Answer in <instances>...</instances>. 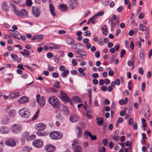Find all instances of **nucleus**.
Returning <instances> with one entry per match:
<instances>
[{"instance_id": "obj_1", "label": "nucleus", "mask_w": 152, "mask_h": 152, "mask_svg": "<svg viewBox=\"0 0 152 152\" xmlns=\"http://www.w3.org/2000/svg\"><path fill=\"white\" fill-rule=\"evenodd\" d=\"M48 101L50 104L55 108H58L60 105L58 99L55 96H53L49 98Z\"/></svg>"}, {"instance_id": "obj_2", "label": "nucleus", "mask_w": 152, "mask_h": 152, "mask_svg": "<svg viewBox=\"0 0 152 152\" xmlns=\"http://www.w3.org/2000/svg\"><path fill=\"white\" fill-rule=\"evenodd\" d=\"M51 138L53 140H58L61 139L63 136L62 133L58 131H53L50 134Z\"/></svg>"}, {"instance_id": "obj_3", "label": "nucleus", "mask_w": 152, "mask_h": 152, "mask_svg": "<svg viewBox=\"0 0 152 152\" xmlns=\"http://www.w3.org/2000/svg\"><path fill=\"white\" fill-rule=\"evenodd\" d=\"M36 100L40 107H42L45 105V102L44 97L42 96L40 97V95L37 94L36 96Z\"/></svg>"}, {"instance_id": "obj_4", "label": "nucleus", "mask_w": 152, "mask_h": 152, "mask_svg": "<svg viewBox=\"0 0 152 152\" xmlns=\"http://www.w3.org/2000/svg\"><path fill=\"white\" fill-rule=\"evenodd\" d=\"M19 113L21 116L25 118L28 117L29 115L28 109L26 108L21 109L19 110Z\"/></svg>"}, {"instance_id": "obj_5", "label": "nucleus", "mask_w": 152, "mask_h": 152, "mask_svg": "<svg viewBox=\"0 0 152 152\" xmlns=\"http://www.w3.org/2000/svg\"><path fill=\"white\" fill-rule=\"evenodd\" d=\"M32 145L36 148H40L43 146V141L41 140H36L33 142Z\"/></svg>"}, {"instance_id": "obj_6", "label": "nucleus", "mask_w": 152, "mask_h": 152, "mask_svg": "<svg viewBox=\"0 0 152 152\" xmlns=\"http://www.w3.org/2000/svg\"><path fill=\"white\" fill-rule=\"evenodd\" d=\"M77 0H69L68 4L70 8L74 9L77 7Z\"/></svg>"}, {"instance_id": "obj_7", "label": "nucleus", "mask_w": 152, "mask_h": 152, "mask_svg": "<svg viewBox=\"0 0 152 152\" xmlns=\"http://www.w3.org/2000/svg\"><path fill=\"white\" fill-rule=\"evenodd\" d=\"M21 130V126L18 124H14L12 127V131L15 133H19Z\"/></svg>"}, {"instance_id": "obj_8", "label": "nucleus", "mask_w": 152, "mask_h": 152, "mask_svg": "<svg viewBox=\"0 0 152 152\" xmlns=\"http://www.w3.org/2000/svg\"><path fill=\"white\" fill-rule=\"evenodd\" d=\"M32 12L33 15L36 17L39 16L40 15L39 9L37 7H32Z\"/></svg>"}, {"instance_id": "obj_9", "label": "nucleus", "mask_w": 152, "mask_h": 152, "mask_svg": "<svg viewBox=\"0 0 152 152\" xmlns=\"http://www.w3.org/2000/svg\"><path fill=\"white\" fill-rule=\"evenodd\" d=\"M61 96L60 98L64 102H66L68 101L69 100V98L67 96L66 94L64 92L62 91H60Z\"/></svg>"}, {"instance_id": "obj_10", "label": "nucleus", "mask_w": 152, "mask_h": 152, "mask_svg": "<svg viewBox=\"0 0 152 152\" xmlns=\"http://www.w3.org/2000/svg\"><path fill=\"white\" fill-rule=\"evenodd\" d=\"M45 148V150L47 152H53L56 149V147L52 145H47Z\"/></svg>"}, {"instance_id": "obj_11", "label": "nucleus", "mask_w": 152, "mask_h": 152, "mask_svg": "<svg viewBox=\"0 0 152 152\" xmlns=\"http://www.w3.org/2000/svg\"><path fill=\"white\" fill-rule=\"evenodd\" d=\"M79 117L75 114H71L69 116L70 121L72 123H75L78 120Z\"/></svg>"}, {"instance_id": "obj_12", "label": "nucleus", "mask_w": 152, "mask_h": 152, "mask_svg": "<svg viewBox=\"0 0 152 152\" xmlns=\"http://www.w3.org/2000/svg\"><path fill=\"white\" fill-rule=\"evenodd\" d=\"M6 145L12 147H14L15 146L16 143L15 141L12 139H10L5 142Z\"/></svg>"}, {"instance_id": "obj_13", "label": "nucleus", "mask_w": 152, "mask_h": 152, "mask_svg": "<svg viewBox=\"0 0 152 152\" xmlns=\"http://www.w3.org/2000/svg\"><path fill=\"white\" fill-rule=\"evenodd\" d=\"M46 127V126L42 123L39 124L35 126L36 129L40 131L44 130Z\"/></svg>"}, {"instance_id": "obj_14", "label": "nucleus", "mask_w": 152, "mask_h": 152, "mask_svg": "<svg viewBox=\"0 0 152 152\" xmlns=\"http://www.w3.org/2000/svg\"><path fill=\"white\" fill-rule=\"evenodd\" d=\"M75 131L77 137L80 138L82 136L83 133L82 131L81 128L78 126H76V127Z\"/></svg>"}, {"instance_id": "obj_15", "label": "nucleus", "mask_w": 152, "mask_h": 152, "mask_svg": "<svg viewBox=\"0 0 152 152\" xmlns=\"http://www.w3.org/2000/svg\"><path fill=\"white\" fill-rule=\"evenodd\" d=\"M28 101V99L27 97L23 96L18 100V102L19 104H22L27 102Z\"/></svg>"}, {"instance_id": "obj_16", "label": "nucleus", "mask_w": 152, "mask_h": 152, "mask_svg": "<svg viewBox=\"0 0 152 152\" xmlns=\"http://www.w3.org/2000/svg\"><path fill=\"white\" fill-rule=\"evenodd\" d=\"M9 131V129L7 127L4 126L0 127V133L6 134L8 133Z\"/></svg>"}, {"instance_id": "obj_17", "label": "nucleus", "mask_w": 152, "mask_h": 152, "mask_svg": "<svg viewBox=\"0 0 152 152\" xmlns=\"http://www.w3.org/2000/svg\"><path fill=\"white\" fill-rule=\"evenodd\" d=\"M49 8L51 15L53 16H55L56 15V13L54 11L55 9L53 5L51 4H50L49 5Z\"/></svg>"}, {"instance_id": "obj_18", "label": "nucleus", "mask_w": 152, "mask_h": 152, "mask_svg": "<svg viewBox=\"0 0 152 152\" xmlns=\"http://www.w3.org/2000/svg\"><path fill=\"white\" fill-rule=\"evenodd\" d=\"M82 45L80 43H79L73 45L72 47V49L75 50H81V46Z\"/></svg>"}, {"instance_id": "obj_19", "label": "nucleus", "mask_w": 152, "mask_h": 152, "mask_svg": "<svg viewBox=\"0 0 152 152\" xmlns=\"http://www.w3.org/2000/svg\"><path fill=\"white\" fill-rule=\"evenodd\" d=\"M97 124L100 126L103 123V120L102 118L98 117L96 119Z\"/></svg>"}, {"instance_id": "obj_20", "label": "nucleus", "mask_w": 152, "mask_h": 152, "mask_svg": "<svg viewBox=\"0 0 152 152\" xmlns=\"http://www.w3.org/2000/svg\"><path fill=\"white\" fill-rule=\"evenodd\" d=\"M37 134L39 136H45L48 135V133L46 132H44L43 131H41L40 130H38L37 132Z\"/></svg>"}, {"instance_id": "obj_21", "label": "nucleus", "mask_w": 152, "mask_h": 152, "mask_svg": "<svg viewBox=\"0 0 152 152\" xmlns=\"http://www.w3.org/2000/svg\"><path fill=\"white\" fill-rule=\"evenodd\" d=\"M9 115L11 117H14L15 114V110L14 109H11L10 110L8 113Z\"/></svg>"}, {"instance_id": "obj_22", "label": "nucleus", "mask_w": 152, "mask_h": 152, "mask_svg": "<svg viewBox=\"0 0 152 152\" xmlns=\"http://www.w3.org/2000/svg\"><path fill=\"white\" fill-rule=\"evenodd\" d=\"M1 8L3 10L6 11L8 9V7L7 4L4 1H3L1 4Z\"/></svg>"}, {"instance_id": "obj_23", "label": "nucleus", "mask_w": 152, "mask_h": 152, "mask_svg": "<svg viewBox=\"0 0 152 152\" xmlns=\"http://www.w3.org/2000/svg\"><path fill=\"white\" fill-rule=\"evenodd\" d=\"M19 16H26L27 15V12L26 10L24 9H22L20 12Z\"/></svg>"}, {"instance_id": "obj_24", "label": "nucleus", "mask_w": 152, "mask_h": 152, "mask_svg": "<svg viewBox=\"0 0 152 152\" xmlns=\"http://www.w3.org/2000/svg\"><path fill=\"white\" fill-rule=\"evenodd\" d=\"M66 43L69 45H71L74 42V40L71 38H67L66 39Z\"/></svg>"}, {"instance_id": "obj_25", "label": "nucleus", "mask_w": 152, "mask_h": 152, "mask_svg": "<svg viewBox=\"0 0 152 152\" xmlns=\"http://www.w3.org/2000/svg\"><path fill=\"white\" fill-rule=\"evenodd\" d=\"M20 94L18 92H12L10 94V96L13 98H15L17 97Z\"/></svg>"}, {"instance_id": "obj_26", "label": "nucleus", "mask_w": 152, "mask_h": 152, "mask_svg": "<svg viewBox=\"0 0 152 152\" xmlns=\"http://www.w3.org/2000/svg\"><path fill=\"white\" fill-rule=\"evenodd\" d=\"M59 8L62 11H65L67 10L66 5L64 4L60 5Z\"/></svg>"}, {"instance_id": "obj_27", "label": "nucleus", "mask_w": 152, "mask_h": 152, "mask_svg": "<svg viewBox=\"0 0 152 152\" xmlns=\"http://www.w3.org/2000/svg\"><path fill=\"white\" fill-rule=\"evenodd\" d=\"M97 18L96 15H94L87 22V24H89L90 23H94L95 20L94 18Z\"/></svg>"}, {"instance_id": "obj_28", "label": "nucleus", "mask_w": 152, "mask_h": 152, "mask_svg": "<svg viewBox=\"0 0 152 152\" xmlns=\"http://www.w3.org/2000/svg\"><path fill=\"white\" fill-rule=\"evenodd\" d=\"M73 98L76 102L81 103L82 102L81 99L78 96H75L73 97Z\"/></svg>"}, {"instance_id": "obj_29", "label": "nucleus", "mask_w": 152, "mask_h": 152, "mask_svg": "<svg viewBox=\"0 0 152 152\" xmlns=\"http://www.w3.org/2000/svg\"><path fill=\"white\" fill-rule=\"evenodd\" d=\"M69 73V71L68 70L66 69L63 71V72L61 73V75L63 77H65Z\"/></svg>"}, {"instance_id": "obj_30", "label": "nucleus", "mask_w": 152, "mask_h": 152, "mask_svg": "<svg viewBox=\"0 0 152 152\" xmlns=\"http://www.w3.org/2000/svg\"><path fill=\"white\" fill-rule=\"evenodd\" d=\"M76 53L79 55L83 56H85L86 54V52L82 50L76 51Z\"/></svg>"}, {"instance_id": "obj_31", "label": "nucleus", "mask_w": 152, "mask_h": 152, "mask_svg": "<svg viewBox=\"0 0 152 152\" xmlns=\"http://www.w3.org/2000/svg\"><path fill=\"white\" fill-rule=\"evenodd\" d=\"M81 147L78 145L76 146L74 149V152H81Z\"/></svg>"}, {"instance_id": "obj_32", "label": "nucleus", "mask_w": 152, "mask_h": 152, "mask_svg": "<svg viewBox=\"0 0 152 152\" xmlns=\"http://www.w3.org/2000/svg\"><path fill=\"white\" fill-rule=\"evenodd\" d=\"M9 121V118L8 117H4L2 120V123L3 124L7 123Z\"/></svg>"}, {"instance_id": "obj_33", "label": "nucleus", "mask_w": 152, "mask_h": 152, "mask_svg": "<svg viewBox=\"0 0 152 152\" xmlns=\"http://www.w3.org/2000/svg\"><path fill=\"white\" fill-rule=\"evenodd\" d=\"M39 111H37L36 113L33 117L31 119L32 121H34L38 117L39 114Z\"/></svg>"}, {"instance_id": "obj_34", "label": "nucleus", "mask_w": 152, "mask_h": 152, "mask_svg": "<svg viewBox=\"0 0 152 152\" xmlns=\"http://www.w3.org/2000/svg\"><path fill=\"white\" fill-rule=\"evenodd\" d=\"M11 57L12 58L13 61H15L18 58V56L17 55H15L13 54H12L11 55Z\"/></svg>"}, {"instance_id": "obj_35", "label": "nucleus", "mask_w": 152, "mask_h": 152, "mask_svg": "<svg viewBox=\"0 0 152 152\" xmlns=\"http://www.w3.org/2000/svg\"><path fill=\"white\" fill-rule=\"evenodd\" d=\"M37 39L39 41L42 40L43 39V36L42 34H39L36 36Z\"/></svg>"}, {"instance_id": "obj_36", "label": "nucleus", "mask_w": 152, "mask_h": 152, "mask_svg": "<svg viewBox=\"0 0 152 152\" xmlns=\"http://www.w3.org/2000/svg\"><path fill=\"white\" fill-rule=\"evenodd\" d=\"M140 29L142 31H144L145 29V27L144 25L140 24L139 26Z\"/></svg>"}, {"instance_id": "obj_37", "label": "nucleus", "mask_w": 152, "mask_h": 152, "mask_svg": "<svg viewBox=\"0 0 152 152\" xmlns=\"http://www.w3.org/2000/svg\"><path fill=\"white\" fill-rule=\"evenodd\" d=\"M13 11L15 12L16 15H19L20 11H19L17 8L14 7V8H13Z\"/></svg>"}, {"instance_id": "obj_38", "label": "nucleus", "mask_w": 152, "mask_h": 152, "mask_svg": "<svg viewBox=\"0 0 152 152\" xmlns=\"http://www.w3.org/2000/svg\"><path fill=\"white\" fill-rule=\"evenodd\" d=\"M140 57L142 59H143L144 58V53L143 51H140Z\"/></svg>"}, {"instance_id": "obj_39", "label": "nucleus", "mask_w": 152, "mask_h": 152, "mask_svg": "<svg viewBox=\"0 0 152 152\" xmlns=\"http://www.w3.org/2000/svg\"><path fill=\"white\" fill-rule=\"evenodd\" d=\"M126 53V52L125 50L122 49L121 50V56L120 57L121 58H123L124 55H125Z\"/></svg>"}, {"instance_id": "obj_40", "label": "nucleus", "mask_w": 152, "mask_h": 152, "mask_svg": "<svg viewBox=\"0 0 152 152\" xmlns=\"http://www.w3.org/2000/svg\"><path fill=\"white\" fill-rule=\"evenodd\" d=\"M90 32L88 30H87L84 33V35L86 36L90 37L91 36Z\"/></svg>"}, {"instance_id": "obj_41", "label": "nucleus", "mask_w": 152, "mask_h": 152, "mask_svg": "<svg viewBox=\"0 0 152 152\" xmlns=\"http://www.w3.org/2000/svg\"><path fill=\"white\" fill-rule=\"evenodd\" d=\"M142 127L143 128L144 127H145L147 125V124L145 122H146V120H145L144 118H142Z\"/></svg>"}, {"instance_id": "obj_42", "label": "nucleus", "mask_w": 152, "mask_h": 152, "mask_svg": "<svg viewBox=\"0 0 152 152\" xmlns=\"http://www.w3.org/2000/svg\"><path fill=\"white\" fill-rule=\"evenodd\" d=\"M102 3L104 5H107L108 4L109 1L108 0H102Z\"/></svg>"}, {"instance_id": "obj_43", "label": "nucleus", "mask_w": 152, "mask_h": 152, "mask_svg": "<svg viewBox=\"0 0 152 152\" xmlns=\"http://www.w3.org/2000/svg\"><path fill=\"white\" fill-rule=\"evenodd\" d=\"M48 66V70H49L50 72L53 71L54 68V67L53 66L50 64H49Z\"/></svg>"}, {"instance_id": "obj_44", "label": "nucleus", "mask_w": 152, "mask_h": 152, "mask_svg": "<svg viewBox=\"0 0 152 152\" xmlns=\"http://www.w3.org/2000/svg\"><path fill=\"white\" fill-rule=\"evenodd\" d=\"M110 26L111 27V29L112 30H113L116 26V24L114 23V22H112V23H111Z\"/></svg>"}, {"instance_id": "obj_45", "label": "nucleus", "mask_w": 152, "mask_h": 152, "mask_svg": "<svg viewBox=\"0 0 152 152\" xmlns=\"http://www.w3.org/2000/svg\"><path fill=\"white\" fill-rule=\"evenodd\" d=\"M91 134L90 132H89L88 131H86L84 133V136L86 139L87 138V135H88L89 136V134Z\"/></svg>"}, {"instance_id": "obj_46", "label": "nucleus", "mask_w": 152, "mask_h": 152, "mask_svg": "<svg viewBox=\"0 0 152 152\" xmlns=\"http://www.w3.org/2000/svg\"><path fill=\"white\" fill-rule=\"evenodd\" d=\"M23 51L24 52V54L25 56H28L30 54V52L28 50L26 49H24Z\"/></svg>"}, {"instance_id": "obj_47", "label": "nucleus", "mask_w": 152, "mask_h": 152, "mask_svg": "<svg viewBox=\"0 0 152 152\" xmlns=\"http://www.w3.org/2000/svg\"><path fill=\"white\" fill-rule=\"evenodd\" d=\"M100 54L99 51H96L95 53V56L96 58H98L100 56Z\"/></svg>"}, {"instance_id": "obj_48", "label": "nucleus", "mask_w": 152, "mask_h": 152, "mask_svg": "<svg viewBox=\"0 0 152 152\" xmlns=\"http://www.w3.org/2000/svg\"><path fill=\"white\" fill-rule=\"evenodd\" d=\"M22 136L23 137H26L30 136L29 133L27 132H24Z\"/></svg>"}, {"instance_id": "obj_49", "label": "nucleus", "mask_w": 152, "mask_h": 152, "mask_svg": "<svg viewBox=\"0 0 152 152\" xmlns=\"http://www.w3.org/2000/svg\"><path fill=\"white\" fill-rule=\"evenodd\" d=\"M145 87V83H143L141 85V91L142 92L144 91Z\"/></svg>"}, {"instance_id": "obj_50", "label": "nucleus", "mask_w": 152, "mask_h": 152, "mask_svg": "<svg viewBox=\"0 0 152 152\" xmlns=\"http://www.w3.org/2000/svg\"><path fill=\"white\" fill-rule=\"evenodd\" d=\"M98 43L99 45H102L104 44L102 41V38H101L98 41Z\"/></svg>"}, {"instance_id": "obj_51", "label": "nucleus", "mask_w": 152, "mask_h": 152, "mask_svg": "<svg viewBox=\"0 0 152 152\" xmlns=\"http://www.w3.org/2000/svg\"><path fill=\"white\" fill-rule=\"evenodd\" d=\"M120 46L119 45H117L114 46V49L116 52L120 48Z\"/></svg>"}, {"instance_id": "obj_52", "label": "nucleus", "mask_w": 152, "mask_h": 152, "mask_svg": "<svg viewBox=\"0 0 152 152\" xmlns=\"http://www.w3.org/2000/svg\"><path fill=\"white\" fill-rule=\"evenodd\" d=\"M115 84H116L117 86H119L120 84V79H116L115 80Z\"/></svg>"}, {"instance_id": "obj_53", "label": "nucleus", "mask_w": 152, "mask_h": 152, "mask_svg": "<svg viewBox=\"0 0 152 152\" xmlns=\"http://www.w3.org/2000/svg\"><path fill=\"white\" fill-rule=\"evenodd\" d=\"M89 137H90L91 138L94 140H95L96 139V137L95 135H92L91 134H89Z\"/></svg>"}, {"instance_id": "obj_54", "label": "nucleus", "mask_w": 152, "mask_h": 152, "mask_svg": "<svg viewBox=\"0 0 152 152\" xmlns=\"http://www.w3.org/2000/svg\"><path fill=\"white\" fill-rule=\"evenodd\" d=\"M59 75L58 74L57 72H53L52 73L53 76L55 78H57Z\"/></svg>"}, {"instance_id": "obj_55", "label": "nucleus", "mask_w": 152, "mask_h": 152, "mask_svg": "<svg viewBox=\"0 0 152 152\" xmlns=\"http://www.w3.org/2000/svg\"><path fill=\"white\" fill-rule=\"evenodd\" d=\"M104 13V12L103 11H102L100 12H98L97 13L96 15H96V18L98 16H100L102 15Z\"/></svg>"}, {"instance_id": "obj_56", "label": "nucleus", "mask_w": 152, "mask_h": 152, "mask_svg": "<svg viewBox=\"0 0 152 152\" xmlns=\"http://www.w3.org/2000/svg\"><path fill=\"white\" fill-rule=\"evenodd\" d=\"M139 72L141 75H142L143 74V70L142 68L140 67L139 69Z\"/></svg>"}, {"instance_id": "obj_57", "label": "nucleus", "mask_w": 152, "mask_h": 152, "mask_svg": "<svg viewBox=\"0 0 152 152\" xmlns=\"http://www.w3.org/2000/svg\"><path fill=\"white\" fill-rule=\"evenodd\" d=\"M32 4L31 0H27L26 1V4L28 6H30Z\"/></svg>"}, {"instance_id": "obj_58", "label": "nucleus", "mask_w": 152, "mask_h": 152, "mask_svg": "<svg viewBox=\"0 0 152 152\" xmlns=\"http://www.w3.org/2000/svg\"><path fill=\"white\" fill-rule=\"evenodd\" d=\"M144 15L143 13L140 12L138 16V18L140 19L144 17Z\"/></svg>"}, {"instance_id": "obj_59", "label": "nucleus", "mask_w": 152, "mask_h": 152, "mask_svg": "<svg viewBox=\"0 0 152 152\" xmlns=\"http://www.w3.org/2000/svg\"><path fill=\"white\" fill-rule=\"evenodd\" d=\"M63 109L64 111H66V115H68L69 114V113L67 107L65 106H63Z\"/></svg>"}, {"instance_id": "obj_60", "label": "nucleus", "mask_w": 152, "mask_h": 152, "mask_svg": "<svg viewBox=\"0 0 152 152\" xmlns=\"http://www.w3.org/2000/svg\"><path fill=\"white\" fill-rule=\"evenodd\" d=\"M102 142L104 146H106L107 144V142L106 139H104L102 140Z\"/></svg>"}, {"instance_id": "obj_61", "label": "nucleus", "mask_w": 152, "mask_h": 152, "mask_svg": "<svg viewBox=\"0 0 152 152\" xmlns=\"http://www.w3.org/2000/svg\"><path fill=\"white\" fill-rule=\"evenodd\" d=\"M88 143L87 142H85L83 143V145L84 148H86L88 146Z\"/></svg>"}, {"instance_id": "obj_62", "label": "nucleus", "mask_w": 152, "mask_h": 152, "mask_svg": "<svg viewBox=\"0 0 152 152\" xmlns=\"http://www.w3.org/2000/svg\"><path fill=\"white\" fill-rule=\"evenodd\" d=\"M72 63L74 66H76L77 65V62L75 59H73L72 60Z\"/></svg>"}, {"instance_id": "obj_63", "label": "nucleus", "mask_w": 152, "mask_h": 152, "mask_svg": "<svg viewBox=\"0 0 152 152\" xmlns=\"http://www.w3.org/2000/svg\"><path fill=\"white\" fill-rule=\"evenodd\" d=\"M58 33L60 34H65L66 32L65 31L63 30H60L58 31Z\"/></svg>"}, {"instance_id": "obj_64", "label": "nucleus", "mask_w": 152, "mask_h": 152, "mask_svg": "<svg viewBox=\"0 0 152 152\" xmlns=\"http://www.w3.org/2000/svg\"><path fill=\"white\" fill-rule=\"evenodd\" d=\"M47 57L48 58H50L52 57H53V56H52V54L50 52L48 53L47 54Z\"/></svg>"}]
</instances>
